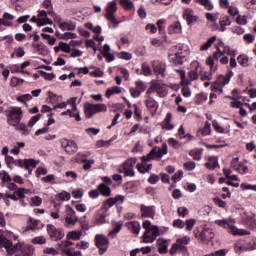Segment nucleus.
I'll use <instances>...</instances> for the list:
<instances>
[{"label":"nucleus","mask_w":256,"mask_h":256,"mask_svg":"<svg viewBox=\"0 0 256 256\" xmlns=\"http://www.w3.org/2000/svg\"><path fill=\"white\" fill-rule=\"evenodd\" d=\"M5 249L7 253H17L16 256H32L35 249L33 246L25 243H18L15 246L13 242L0 235V250Z\"/></svg>","instance_id":"obj_1"},{"label":"nucleus","mask_w":256,"mask_h":256,"mask_svg":"<svg viewBox=\"0 0 256 256\" xmlns=\"http://www.w3.org/2000/svg\"><path fill=\"white\" fill-rule=\"evenodd\" d=\"M5 162L10 167L11 165H15V167H20L26 169L28 171L29 175L33 174V169L39 165L40 161L35 160L33 158L29 159H15L12 156L6 155L5 156Z\"/></svg>","instance_id":"obj_2"},{"label":"nucleus","mask_w":256,"mask_h":256,"mask_svg":"<svg viewBox=\"0 0 256 256\" xmlns=\"http://www.w3.org/2000/svg\"><path fill=\"white\" fill-rule=\"evenodd\" d=\"M5 116L10 127H18L23 120V110L17 106H11L5 111Z\"/></svg>","instance_id":"obj_3"},{"label":"nucleus","mask_w":256,"mask_h":256,"mask_svg":"<svg viewBox=\"0 0 256 256\" xmlns=\"http://www.w3.org/2000/svg\"><path fill=\"white\" fill-rule=\"evenodd\" d=\"M215 224L223 229H228L232 235H249V231L245 229H239L235 226V220L233 218L215 220Z\"/></svg>","instance_id":"obj_4"},{"label":"nucleus","mask_w":256,"mask_h":256,"mask_svg":"<svg viewBox=\"0 0 256 256\" xmlns=\"http://www.w3.org/2000/svg\"><path fill=\"white\" fill-rule=\"evenodd\" d=\"M177 51L174 54H169L168 59L173 65H183V59L189 55V47L183 44L176 46Z\"/></svg>","instance_id":"obj_5"},{"label":"nucleus","mask_w":256,"mask_h":256,"mask_svg":"<svg viewBox=\"0 0 256 256\" xmlns=\"http://www.w3.org/2000/svg\"><path fill=\"white\" fill-rule=\"evenodd\" d=\"M152 93H157L158 97H167L169 90L167 89V84L161 82L160 80H152L151 86L147 89L146 95H152Z\"/></svg>","instance_id":"obj_6"},{"label":"nucleus","mask_w":256,"mask_h":256,"mask_svg":"<svg viewBox=\"0 0 256 256\" xmlns=\"http://www.w3.org/2000/svg\"><path fill=\"white\" fill-rule=\"evenodd\" d=\"M97 113H107V105L103 103H85L84 104V115L86 119H91Z\"/></svg>","instance_id":"obj_7"},{"label":"nucleus","mask_w":256,"mask_h":256,"mask_svg":"<svg viewBox=\"0 0 256 256\" xmlns=\"http://www.w3.org/2000/svg\"><path fill=\"white\" fill-rule=\"evenodd\" d=\"M137 158H129L122 165L118 167V173L124 174V177H135V164Z\"/></svg>","instance_id":"obj_8"},{"label":"nucleus","mask_w":256,"mask_h":256,"mask_svg":"<svg viewBox=\"0 0 256 256\" xmlns=\"http://www.w3.org/2000/svg\"><path fill=\"white\" fill-rule=\"evenodd\" d=\"M65 223L64 226L66 227H75L79 222V216L76 214L75 210L69 206H65Z\"/></svg>","instance_id":"obj_9"},{"label":"nucleus","mask_w":256,"mask_h":256,"mask_svg":"<svg viewBox=\"0 0 256 256\" xmlns=\"http://www.w3.org/2000/svg\"><path fill=\"white\" fill-rule=\"evenodd\" d=\"M193 65L195 68L188 73L190 80H186L184 70H176L177 73H179V75L182 79V83L184 85H191V81H197V79H199V63L194 62Z\"/></svg>","instance_id":"obj_10"},{"label":"nucleus","mask_w":256,"mask_h":256,"mask_svg":"<svg viewBox=\"0 0 256 256\" xmlns=\"http://www.w3.org/2000/svg\"><path fill=\"white\" fill-rule=\"evenodd\" d=\"M105 10L106 19H108L110 23H113V27H117V25H119V22L115 19V13H117V2L115 0L108 2Z\"/></svg>","instance_id":"obj_11"},{"label":"nucleus","mask_w":256,"mask_h":256,"mask_svg":"<svg viewBox=\"0 0 256 256\" xmlns=\"http://www.w3.org/2000/svg\"><path fill=\"white\" fill-rule=\"evenodd\" d=\"M144 104L146 105V109L150 111L151 116L155 117L159 109V102L151 97V95L146 94Z\"/></svg>","instance_id":"obj_12"},{"label":"nucleus","mask_w":256,"mask_h":256,"mask_svg":"<svg viewBox=\"0 0 256 256\" xmlns=\"http://www.w3.org/2000/svg\"><path fill=\"white\" fill-rule=\"evenodd\" d=\"M95 245L99 249V254L103 255V253H105L109 247V239H107L103 234H97L95 236Z\"/></svg>","instance_id":"obj_13"},{"label":"nucleus","mask_w":256,"mask_h":256,"mask_svg":"<svg viewBox=\"0 0 256 256\" xmlns=\"http://www.w3.org/2000/svg\"><path fill=\"white\" fill-rule=\"evenodd\" d=\"M161 235V230L159 226H153L151 230L145 231L143 235V242L144 243H153L157 237Z\"/></svg>","instance_id":"obj_14"},{"label":"nucleus","mask_w":256,"mask_h":256,"mask_svg":"<svg viewBox=\"0 0 256 256\" xmlns=\"http://www.w3.org/2000/svg\"><path fill=\"white\" fill-rule=\"evenodd\" d=\"M73 245V242L69 240L62 241L60 244H58V248L60 251H62L63 255L67 256H81V251H74L69 249L68 247H71Z\"/></svg>","instance_id":"obj_15"},{"label":"nucleus","mask_w":256,"mask_h":256,"mask_svg":"<svg viewBox=\"0 0 256 256\" xmlns=\"http://www.w3.org/2000/svg\"><path fill=\"white\" fill-rule=\"evenodd\" d=\"M60 144H61L62 149H64V151L66 153H68L69 155H71L73 153H77L78 147H77V143H75V141L69 140L67 138H63L60 140Z\"/></svg>","instance_id":"obj_16"},{"label":"nucleus","mask_w":256,"mask_h":256,"mask_svg":"<svg viewBox=\"0 0 256 256\" xmlns=\"http://www.w3.org/2000/svg\"><path fill=\"white\" fill-rule=\"evenodd\" d=\"M47 231L50 235L52 241H61L65 237V233L60 229L55 228V226L49 224L47 226Z\"/></svg>","instance_id":"obj_17"},{"label":"nucleus","mask_w":256,"mask_h":256,"mask_svg":"<svg viewBox=\"0 0 256 256\" xmlns=\"http://www.w3.org/2000/svg\"><path fill=\"white\" fill-rule=\"evenodd\" d=\"M29 193V190L25 188H18L13 194L6 193L4 199H11L12 201H18V199H25V195Z\"/></svg>","instance_id":"obj_18"},{"label":"nucleus","mask_w":256,"mask_h":256,"mask_svg":"<svg viewBox=\"0 0 256 256\" xmlns=\"http://www.w3.org/2000/svg\"><path fill=\"white\" fill-rule=\"evenodd\" d=\"M183 18L187 22V25H193L194 23H197L199 16H197V14H195L193 9L187 8L184 10Z\"/></svg>","instance_id":"obj_19"},{"label":"nucleus","mask_w":256,"mask_h":256,"mask_svg":"<svg viewBox=\"0 0 256 256\" xmlns=\"http://www.w3.org/2000/svg\"><path fill=\"white\" fill-rule=\"evenodd\" d=\"M215 238V233L213 232V229L209 228L207 225L203 226L201 232H200V239L207 243V241H211V239Z\"/></svg>","instance_id":"obj_20"},{"label":"nucleus","mask_w":256,"mask_h":256,"mask_svg":"<svg viewBox=\"0 0 256 256\" xmlns=\"http://www.w3.org/2000/svg\"><path fill=\"white\" fill-rule=\"evenodd\" d=\"M152 69L157 77H165V64L161 61H152Z\"/></svg>","instance_id":"obj_21"},{"label":"nucleus","mask_w":256,"mask_h":256,"mask_svg":"<svg viewBox=\"0 0 256 256\" xmlns=\"http://www.w3.org/2000/svg\"><path fill=\"white\" fill-rule=\"evenodd\" d=\"M106 217L107 211L101 208L94 215V225H103V223H107Z\"/></svg>","instance_id":"obj_22"},{"label":"nucleus","mask_w":256,"mask_h":256,"mask_svg":"<svg viewBox=\"0 0 256 256\" xmlns=\"http://www.w3.org/2000/svg\"><path fill=\"white\" fill-rule=\"evenodd\" d=\"M231 77H233V71L228 70L225 75L218 76V79L216 81L222 87H225V85H229V82L231 81Z\"/></svg>","instance_id":"obj_23"},{"label":"nucleus","mask_w":256,"mask_h":256,"mask_svg":"<svg viewBox=\"0 0 256 256\" xmlns=\"http://www.w3.org/2000/svg\"><path fill=\"white\" fill-rule=\"evenodd\" d=\"M177 251L181 253L183 256H189V251H187V248L184 245H172L169 253L170 255H176Z\"/></svg>","instance_id":"obj_24"},{"label":"nucleus","mask_w":256,"mask_h":256,"mask_svg":"<svg viewBox=\"0 0 256 256\" xmlns=\"http://www.w3.org/2000/svg\"><path fill=\"white\" fill-rule=\"evenodd\" d=\"M31 23H36L38 27H43V25H53V21L49 18H39V16H33L30 19Z\"/></svg>","instance_id":"obj_25"},{"label":"nucleus","mask_w":256,"mask_h":256,"mask_svg":"<svg viewBox=\"0 0 256 256\" xmlns=\"http://www.w3.org/2000/svg\"><path fill=\"white\" fill-rule=\"evenodd\" d=\"M140 211L142 213V217H154L155 216V207L154 206H140Z\"/></svg>","instance_id":"obj_26"},{"label":"nucleus","mask_w":256,"mask_h":256,"mask_svg":"<svg viewBox=\"0 0 256 256\" xmlns=\"http://www.w3.org/2000/svg\"><path fill=\"white\" fill-rule=\"evenodd\" d=\"M126 227L134 235H139V233H141V224L137 221H131V222L126 223Z\"/></svg>","instance_id":"obj_27"},{"label":"nucleus","mask_w":256,"mask_h":256,"mask_svg":"<svg viewBox=\"0 0 256 256\" xmlns=\"http://www.w3.org/2000/svg\"><path fill=\"white\" fill-rule=\"evenodd\" d=\"M173 121V115L171 113H168L166 115V118L162 122V129H166L167 131H171L175 128V125L171 123Z\"/></svg>","instance_id":"obj_28"},{"label":"nucleus","mask_w":256,"mask_h":256,"mask_svg":"<svg viewBox=\"0 0 256 256\" xmlns=\"http://www.w3.org/2000/svg\"><path fill=\"white\" fill-rule=\"evenodd\" d=\"M141 159L142 161H144V163H149V161H153V159H156L159 161L160 158L157 152V147L153 148L149 154H147L146 156H143Z\"/></svg>","instance_id":"obj_29"},{"label":"nucleus","mask_w":256,"mask_h":256,"mask_svg":"<svg viewBox=\"0 0 256 256\" xmlns=\"http://www.w3.org/2000/svg\"><path fill=\"white\" fill-rule=\"evenodd\" d=\"M147 253H151V247H142V248H136L130 252V256H143L147 255Z\"/></svg>","instance_id":"obj_30"},{"label":"nucleus","mask_w":256,"mask_h":256,"mask_svg":"<svg viewBox=\"0 0 256 256\" xmlns=\"http://www.w3.org/2000/svg\"><path fill=\"white\" fill-rule=\"evenodd\" d=\"M13 19H15V16L5 12L3 14V18H0V25H4V27H11L13 24L9 21H13Z\"/></svg>","instance_id":"obj_31"},{"label":"nucleus","mask_w":256,"mask_h":256,"mask_svg":"<svg viewBox=\"0 0 256 256\" xmlns=\"http://www.w3.org/2000/svg\"><path fill=\"white\" fill-rule=\"evenodd\" d=\"M0 185L2 187H5L6 184L11 183L13 179L11 178V175L5 170L0 171Z\"/></svg>","instance_id":"obj_32"},{"label":"nucleus","mask_w":256,"mask_h":256,"mask_svg":"<svg viewBox=\"0 0 256 256\" xmlns=\"http://www.w3.org/2000/svg\"><path fill=\"white\" fill-rule=\"evenodd\" d=\"M207 135H211V124L209 121H206L205 126L197 131L198 137H207Z\"/></svg>","instance_id":"obj_33"},{"label":"nucleus","mask_w":256,"mask_h":256,"mask_svg":"<svg viewBox=\"0 0 256 256\" xmlns=\"http://www.w3.org/2000/svg\"><path fill=\"white\" fill-rule=\"evenodd\" d=\"M153 168V164H147V162L143 161L142 163L137 164L136 169L144 175V173H149Z\"/></svg>","instance_id":"obj_34"},{"label":"nucleus","mask_w":256,"mask_h":256,"mask_svg":"<svg viewBox=\"0 0 256 256\" xmlns=\"http://www.w3.org/2000/svg\"><path fill=\"white\" fill-rule=\"evenodd\" d=\"M157 246H158V253H161L162 255H165L167 253V241L163 238H159L157 240Z\"/></svg>","instance_id":"obj_35"},{"label":"nucleus","mask_w":256,"mask_h":256,"mask_svg":"<svg viewBox=\"0 0 256 256\" xmlns=\"http://www.w3.org/2000/svg\"><path fill=\"white\" fill-rule=\"evenodd\" d=\"M54 51L58 53V51H63V53H71V45L60 42L57 46L54 47Z\"/></svg>","instance_id":"obj_36"},{"label":"nucleus","mask_w":256,"mask_h":256,"mask_svg":"<svg viewBox=\"0 0 256 256\" xmlns=\"http://www.w3.org/2000/svg\"><path fill=\"white\" fill-rule=\"evenodd\" d=\"M75 23L73 22H62L59 23V29H61V31H75Z\"/></svg>","instance_id":"obj_37"},{"label":"nucleus","mask_w":256,"mask_h":256,"mask_svg":"<svg viewBox=\"0 0 256 256\" xmlns=\"http://www.w3.org/2000/svg\"><path fill=\"white\" fill-rule=\"evenodd\" d=\"M168 33L170 35H173V33H176V34L181 33V22L177 21V22H174L173 24H171L168 27Z\"/></svg>","instance_id":"obj_38"},{"label":"nucleus","mask_w":256,"mask_h":256,"mask_svg":"<svg viewBox=\"0 0 256 256\" xmlns=\"http://www.w3.org/2000/svg\"><path fill=\"white\" fill-rule=\"evenodd\" d=\"M81 235H83V232L81 230H74L67 234V239H70L72 241H79V239H81Z\"/></svg>","instance_id":"obj_39"},{"label":"nucleus","mask_w":256,"mask_h":256,"mask_svg":"<svg viewBox=\"0 0 256 256\" xmlns=\"http://www.w3.org/2000/svg\"><path fill=\"white\" fill-rule=\"evenodd\" d=\"M219 165V159L215 156H212L209 158V161L205 164V167H207V169H216L217 166Z\"/></svg>","instance_id":"obj_40"},{"label":"nucleus","mask_w":256,"mask_h":256,"mask_svg":"<svg viewBox=\"0 0 256 256\" xmlns=\"http://www.w3.org/2000/svg\"><path fill=\"white\" fill-rule=\"evenodd\" d=\"M219 25L220 27L218 28V31H225L226 27H229V25H231V19H229V17H224L221 18L219 21Z\"/></svg>","instance_id":"obj_41"},{"label":"nucleus","mask_w":256,"mask_h":256,"mask_svg":"<svg viewBox=\"0 0 256 256\" xmlns=\"http://www.w3.org/2000/svg\"><path fill=\"white\" fill-rule=\"evenodd\" d=\"M98 190L104 197H110L111 195V188H109V186H107L105 183L100 184L98 186Z\"/></svg>","instance_id":"obj_42"},{"label":"nucleus","mask_w":256,"mask_h":256,"mask_svg":"<svg viewBox=\"0 0 256 256\" xmlns=\"http://www.w3.org/2000/svg\"><path fill=\"white\" fill-rule=\"evenodd\" d=\"M217 41V36H212L200 47V51H209L210 47Z\"/></svg>","instance_id":"obj_43"},{"label":"nucleus","mask_w":256,"mask_h":256,"mask_svg":"<svg viewBox=\"0 0 256 256\" xmlns=\"http://www.w3.org/2000/svg\"><path fill=\"white\" fill-rule=\"evenodd\" d=\"M218 47H219L220 49H223V50H222V55H233V53H235V51H231V47L226 46V45H225V42L222 41V40L219 41Z\"/></svg>","instance_id":"obj_44"},{"label":"nucleus","mask_w":256,"mask_h":256,"mask_svg":"<svg viewBox=\"0 0 256 256\" xmlns=\"http://www.w3.org/2000/svg\"><path fill=\"white\" fill-rule=\"evenodd\" d=\"M122 89L119 86H113L112 88H108L105 96L109 99V97H111V95H115V94H119L122 93Z\"/></svg>","instance_id":"obj_45"},{"label":"nucleus","mask_w":256,"mask_h":256,"mask_svg":"<svg viewBox=\"0 0 256 256\" xmlns=\"http://www.w3.org/2000/svg\"><path fill=\"white\" fill-rule=\"evenodd\" d=\"M237 61L241 67H249V56L245 54L239 55Z\"/></svg>","instance_id":"obj_46"},{"label":"nucleus","mask_w":256,"mask_h":256,"mask_svg":"<svg viewBox=\"0 0 256 256\" xmlns=\"http://www.w3.org/2000/svg\"><path fill=\"white\" fill-rule=\"evenodd\" d=\"M195 1L200 5H203V7L207 9V11H213L214 9L213 2H211V0H195Z\"/></svg>","instance_id":"obj_47"},{"label":"nucleus","mask_w":256,"mask_h":256,"mask_svg":"<svg viewBox=\"0 0 256 256\" xmlns=\"http://www.w3.org/2000/svg\"><path fill=\"white\" fill-rule=\"evenodd\" d=\"M119 231H121V224L116 223L114 225V228L108 233V237H111V239H115V237H117V233H119Z\"/></svg>","instance_id":"obj_48"},{"label":"nucleus","mask_w":256,"mask_h":256,"mask_svg":"<svg viewBox=\"0 0 256 256\" xmlns=\"http://www.w3.org/2000/svg\"><path fill=\"white\" fill-rule=\"evenodd\" d=\"M201 81H211L213 79V72L200 71Z\"/></svg>","instance_id":"obj_49"},{"label":"nucleus","mask_w":256,"mask_h":256,"mask_svg":"<svg viewBox=\"0 0 256 256\" xmlns=\"http://www.w3.org/2000/svg\"><path fill=\"white\" fill-rule=\"evenodd\" d=\"M206 65L210 66L211 73H215L217 71V66L215 65V58L214 57H208L206 59Z\"/></svg>","instance_id":"obj_50"},{"label":"nucleus","mask_w":256,"mask_h":256,"mask_svg":"<svg viewBox=\"0 0 256 256\" xmlns=\"http://www.w3.org/2000/svg\"><path fill=\"white\" fill-rule=\"evenodd\" d=\"M82 163L83 165V170L84 171H89L93 165H95V160L94 159H83Z\"/></svg>","instance_id":"obj_51"},{"label":"nucleus","mask_w":256,"mask_h":256,"mask_svg":"<svg viewBox=\"0 0 256 256\" xmlns=\"http://www.w3.org/2000/svg\"><path fill=\"white\" fill-rule=\"evenodd\" d=\"M113 205H115V198H108L104 202L102 209L105 211H109V209H111V207H113Z\"/></svg>","instance_id":"obj_52"},{"label":"nucleus","mask_w":256,"mask_h":256,"mask_svg":"<svg viewBox=\"0 0 256 256\" xmlns=\"http://www.w3.org/2000/svg\"><path fill=\"white\" fill-rule=\"evenodd\" d=\"M39 220H35L33 218H29V224L27 226V229L30 231H35L37 227H39Z\"/></svg>","instance_id":"obj_53"},{"label":"nucleus","mask_w":256,"mask_h":256,"mask_svg":"<svg viewBox=\"0 0 256 256\" xmlns=\"http://www.w3.org/2000/svg\"><path fill=\"white\" fill-rule=\"evenodd\" d=\"M191 242V238L189 236H184L182 238H178L176 240V243H174L173 245H189V243Z\"/></svg>","instance_id":"obj_54"},{"label":"nucleus","mask_w":256,"mask_h":256,"mask_svg":"<svg viewBox=\"0 0 256 256\" xmlns=\"http://www.w3.org/2000/svg\"><path fill=\"white\" fill-rule=\"evenodd\" d=\"M17 131H23V135H29V129H27V125L25 123L19 122L18 126H13Z\"/></svg>","instance_id":"obj_55"},{"label":"nucleus","mask_w":256,"mask_h":256,"mask_svg":"<svg viewBox=\"0 0 256 256\" xmlns=\"http://www.w3.org/2000/svg\"><path fill=\"white\" fill-rule=\"evenodd\" d=\"M59 201H69L71 199V194L67 191H63L58 194Z\"/></svg>","instance_id":"obj_56"},{"label":"nucleus","mask_w":256,"mask_h":256,"mask_svg":"<svg viewBox=\"0 0 256 256\" xmlns=\"http://www.w3.org/2000/svg\"><path fill=\"white\" fill-rule=\"evenodd\" d=\"M105 75V72L101 70V68H95L94 71L89 72L90 77H103Z\"/></svg>","instance_id":"obj_57"},{"label":"nucleus","mask_w":256,"mask_h":256,"mask_svg":"<svg viewBox=\"0 0 256 256\" xmlns=\"http://www.w3.org/2000/svg\"><path fill=\"white\" fill-rule=\"evenodd\" d=\"M211 89L214 93H217V92L223 93V86L217 81L212 83Z\"/></svg>","instance_id":"obj_58"},{"label":"nucleus","mask_w":256,"mask_h":256,"mask_svg":"<svg viewBox=\"0 0 256 256\" xmlns=\"http://www.w3.org/2000/svg\"><path fill=\"white\" fill-rule=\"evenodd\" d=\"M136 88L143 93L144 91L147 90V84L143 82L142 80H138L135 82Z\"/></svg>","instance_id":"obj_59"},{"label":"nucleus","mask_w":256,"mask_h":256,"mask_svg":"<svg viewBox=\"0 0 256 256\" xmlns=\"http://www.w3.org/2000/svg\"><path fill=\"white\" fill-rule=\"evenodd\" d=\"M141 67H142L143 75L145 77H149V75L152 74L151 67L149 66V64L144 62Z\"/></svg>","instance_id":"obj_60"},{"label":"nucleus","mask_w":256,"mask_h":256,"mask_svg":"<svg viewBox=\"0 0 256 256\" xmlns=\"http://www.w3.org/2000/svg\"><path fill=\"white\" fill-rule=\"evenodd\" d=\"M119 3L124 9H133V1L131 0H119Z\"/></svg>","instance_id":"obj_61"},{"label":"nucleus","mask_w":256,"mask_h":256,"mask_svg":"<svg viewBox=\"0 0 256 256\" xmlns=\"http://www.w3.org/2000/svg\"><path fill=\"white\" fill-rule=\"evenodd\" d=\"M201 153L202 152L199 149L190 151V155L195 159V161H201Z\"/></svg>","instance_id":"obj_62"},{"label":"nucleus","mask_w":256,"mask_h":256,"mask_svg":"<svg viewBox=\"0 0 256 256\" xmlns=\"http://www.w3.org/2000/svg\"><path fill=\"white\" fill-rule=\"evenodd\" d=\"M237 25H247V16L245 15H238L236 17Z\"/></svg>","instance_id":"obj_63"},{"label":"nucleus","mask_w":256,"mask_h":256,"mask_svg":"<svg viewBox=\"0 0 256 256\" xmlns=\"http://www.w3.org/2000/svg\"><path fill=\"white\" fill-rule=\"evenodd\" d=\"M227 9L228 14H230L231 17H237V15H239V8H237L236 6H230Z\"/></svg>","instance_id":"obj_64"}]
</instances>
